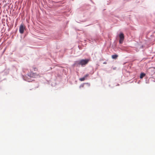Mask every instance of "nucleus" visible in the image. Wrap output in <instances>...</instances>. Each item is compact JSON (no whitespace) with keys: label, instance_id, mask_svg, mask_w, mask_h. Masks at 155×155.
<instances>
[{"label":"nucleus","instance_id":"obj_1","mask_svg":"<svg viewBox=\"0 0 155 155\" xmlns=\"http://www.w3.org/2000/svg\"><path fill=\"white\" fill-rule=\"evenodd\" d=\"M89 61V59H82L79 61H75L74 64L77 66L81 65L82 66H83L87 64Z\"/></svg>","mask_w":155,"mask_h":155},{"label":"nucleus","instance_id":"obj_2","mask_svg":"<svg viewBox=\"0 0 155 155\" xmlns=\"http://www.w3.org/2000/svg\"><path fill=\"white\" fill-rule=\"evenodd\" d=\"M28 76L31 78H35L38 77H40L39 74H37L36 73H34L32 72H30L28 74Z\"/></svg>","mask_w":155,"mask_h":155},{"label":"nucleus","instance_id":"obj_3","mask_svg":"<svg viewBox=\"0 0 155 155\" xmlns=\"http://www.w3.org/2000/svg\"><path fill=\"white\" fill-rule=\"evenodd\" d=\"M25 29V25L24 24H21L19 28V32L21 34H23Z\"/></svg>","mask_w":155,"mask_h":155},{"label":"nucleus","instance_id":"obj_4","mask_svg":"<svg viewBox=\"0 0 155 155\" xmlns=\"http://www.w3.org/2000/svg\"><path fill=\"white\" fill-rule=\"evenodd\" d=\"M119 37L120 38L119 43L120 44H122L124 38V34L122 33H120L119 35Z\"/></svg>","mask_w":155,"mask_h":155},{"label":"nucleus","instance_id":"obj_5","mask_svg":"<svg viewBox=\"0 0 155 155\" xmlns=\"http://www.w3.org/2000/svg\"><path fill=\"white\" fill-rule=\"evenodd\" d=\"M84 84H87L89 87H90V83H84V84H81L80 86V88L83 87L84 86Z\"/></svg>","mask_w":155,"mask_h":155},{"label":"nucleus","instance_id":"obj_6","mask_svg":"<svg viewBox=\"0 0 155 155\" xmlns=\"http://www.w3.org/2000/svg\"><path fill=\"white\" fill-rule=\"evenodd\" d=\"M146 74L143 73H141L140 76V79H142L143 77H144L145 76Z\"/></svg>","mask_w":155,"mask_h":155},{"label":"nucleus","instance_id":"obj_7","mask_svg":"<svg viewBox=\"0 0 155 155\" xmlns=\"http://www.w3.org/2000/svg\"><path fill=\"white\" fill-rule=\"evenodd\" d=\"M118 57V55H113L112 56V58L113 59H116Z\"/></svg>","mask_w":155,"mask_h":155},{"label":"nucleus","instance_id":"obj_8","mask_svg":"<svg viewBox=\"0 0 155 155\" xmlns=\"http://www.w3.org/2000/svg\"><path fill=\"white\" fill-rule=\"evenodd\" d=\"M86 79L84 77H83L82 78H80L79 79L80 81H84Z\"/></svg>","mask_w":155,"mask_h":155},{"label":"nucleus","instance_id":"obj_9","mask_svg":"<svg viewBox=\"0 0 155 155\" xmlns=\"http://www.w3.org/2000/svg\"><path fill=\"white\" fill-rule=\"evenodd\" d=\"M88 76H89V74H86V75L84 76V77L85 78V79H86V78Z\"/></svg>","mask_w":155,"mask_h":155},{"label":"nucleus","instance_id":"obj_10","mask_svg":"<svg viewBox=\"0 0 155 155\" xmlns=\"http://www.w3.org/2000/svg\"><path fill=\"white\" fill-rule=\"evenodd\" d=\"M34 71H37L38 69L36 68H34Z\"/></svg>","mask_w":155,"mask_h":155},{"label":"nucleus","instance_id":"obj_11","mask_svg":"<svg viewBox=\"0 0 155 155\" xmlns=\"http://www.w3.org/2000/svg\"><path fill=\"white\" fill-rule=\"evenodd\" d=\"M104 64H107V62H104Z\"/></svg>","mask_w":155,"mask_h":155}]
</instances>
